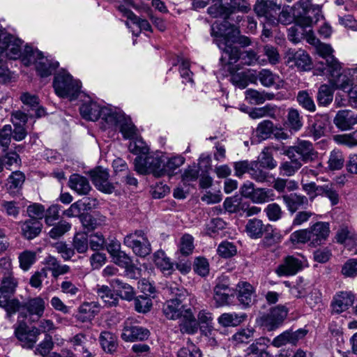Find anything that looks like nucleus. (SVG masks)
I'll return each mask as SVG.
<instances>
[{
	"label": "nucleus",
	"instance_id": "58",
	"mask_svg": "<svg viewBox=\"0 0 357 357\" xmlns=\"http://www.w3.org/2000/svg\"><path fill=\"white\" fill-rule=\"evenodd\" d=\"M264 213L271 222L278 221L282 218L284 213L281 206L277 203L268 204L264 209Z\"/></svg>",
	"mask_w": 357,
	"mask_h": 357
},
{
	"label": "nucleus",
	"instance_id": "45",
	"mask_svg": "<svg viewBox=\"0 0 357 357\" xmlns=\"http://www.w3.org/2000/svg\"><path fill=\"white\" fill-rule=\"evenodd\" d=\"M326 128V121L321 117L317 118L309 126L308 133L314 139H318L324 135Z\"/></svg>",
	"mask_w": 357,
	"mask_h": 357
},
{
	"label": "nucleus",
	"instance_id": "16",
	"mask_svg": "<svg viewBox=\"0 0 357 357\" xmlns=\"http://www.w3.org/2000/svg\"><path fill=\"white\" fill-rule=\"evenodd\" d=\"M287 63L296 66L298 70L307 71L312 69V62L310 55L303 50H289L287 54Z\"/></svg>",
	"mask_w": 357,
	"mask_h": 357
},
{
	"label": "nucleus",
	"instance_id": "20",
	"mask_svg": "<svg viewBox=\"0 0 357 357\" xmlns=\"http://www.w3.org/2000/svg\"><path fill=\"white\" fill-rule=\"evenodd\" d=\"M310 246L317 247L325 243L329 236L330 225L326 222H317L309 227Z\"/></svg>",
	"mask_w": 357,
	"mask_h": 357
},
{
	"label": "nucleus",
	"instance_id": "59",
	"mask_svg": "<svg viewBox=\"0 0 357 357\" xmlns=\"http://www.w3.org/2000/svg\"><path fill=\"white\" fill-rule=\"evenodd\" d=\"M12 138V127L5 125L0 130V148L3 152H6L10 145Z\"/></svg>",
	"mask_w": 357,
	"mask_h": 357
},
{
	"label": "nucleus",
	"instance_id": "56",
	"mask_svg": "<svg viewBox=\"0 0 357 357\" xmlns=\"http://www.w3.org/2000/svg\"><path fill=\"white\" fill-rule=\"evenodd\" d=\"M49 231L48 235L51 238L56 239L61 237L66 232H68L70 228L71 225L65 220L59 221Z\"/></svg>",
	"mask_w": 357,
	"mask_h": 357
},
{
	"label": "nucleus",
	"instance_id": "46",
	"mask_svg": "<svg viewBox=\"0 0 357 357\" xmlns=\"http://www.w3.org/2000/svg\"><path fill=\"white\" fill-rule=\"evenodd\" d=\"M20 268L27 271L31 266L36 261V252L26 250L20 253L18 256Z\"/></svg>",
	"mask_w": 357,
	"mask_h": 357
},
{
	"label": "nucleus",
	"instance_id": "17",
	"mask_svg": "<svg viewBox=\"0 0 357 357\" xmlns=\"http://www.w3.org/2000/svg\"><path fill=\"white\" fill-rule=\"evenodd\" d=\"M287 314V308L284 305H278L262 317L263 324L268 331H273L282 324Z\"/></svg>",
	"mask_w": 357,
	"mask_h": 357
},
{
	"label": "nucleus",
	"instance_id": "4",
	"mask_svg": "<svg viewBox=\"0 0 357 357\" xmlns=\"http://www.w3.org/2000/svg\"><path fill=\"white\" fill-rule=\"evenodd\" d=\"M53 86L58 96L70 99L76 98L80 89L79 82L65 71L55 75Z\"/></svg>",
	"mask_w": 357,
	"mask_h": 357
},
{
	"label": "nucleus",
	"instance_id": "49",
	"mask_svg": "<svg viewBox=\"0 0 357 357\" xmlns=\"http://www.w3.org/2000/svg\"><path fill=\"white\" fill-rule=\"evenodd\" d=\"M311 287L303 278H299L296 280V284L290 288L289 292L294 297L299 298L305 296Z\"/></svg>",
	"mask_w": 357,
	"mask_h": 357
},
{
	"label": "nucleus",
	"instance_id": "30",
	"mask_svg": "<svg viewBox=\"0 0 357 357\" xmlns=\"http://www.w3.org/2000/svg\"><path fill=\"white\" fill-rule=\"evenodd\" d=\"M99 342L102 349L108 354H114L118 349L119 342L116 335L112 332L104 331L99 336Z\"/></svg>",
	"mask_w": 357,
	"mask_h": 357
},
{
	"label": "nucleus",
	"instance_id": "15",
	"mask_svg": "<svg viewBox=\"0 0 357 357\" xmlns=\"http://www.w3.org/2000/svg\"><path fill=\"white\" fill-rule=\"evenodd\" d=\"M40 334V329L36 327H32L27 330L26 325L24 323H20L15 328V335L22 343L23 347L31 349L38 341V337Z\"/></svg>",
	"mask_w": 357,
	"mask_h": 357
},
{
	"label": "nucleus",
	"instance_id": "62",
	"mask_svg": "<svg viewBox=\"0 0 357 357\" xmlns=\"http://www.w3.org/2000/svg\"><path fill=\"white\" fill-rule=\"evenodd\" d=\"M105 243L106 240L100 232H96L89 236V245L94 251L105 249Z\"/></svg>",
	"mask_w": 357,
	"mask_h": 357
},
{
	"label": "nucleus",
	"instance_id": "22",
	"mask_svg": "<svg viewBox=\"0 0 357 357\" xmlns=\"http://www.w3.org/2000/svg\"><path fill=\"white\" fill-rule=\"evenodd\" d=\"M235 295L241 305L247 308L252 305L255 300V289L248 282H239L236 287Z\"/></svg>",
	"mask_w": 357,
	"mask_h": 357
},
{
	"label": "nucleus",
	"instance_id": "5",
	"mask_svg": "<svg viewBox=\"0 0 357 357\" xmlns=\"http://www.w3.org/2000/svg\"><path fill=\"white\" fill-rule=\"evenodd\" d=\"M45 310V300L40 296H37L29 298L24 302L20 301L17 312L19 319H26L30 323H34L43 316Z\"/></svg>",
	"mask_w": 357,
	"mask_h": 357
},
{
	"label": "nucleus",
	"instance_id": "51",
	"mask_svg": "<svg viewBox=\"0 0 357 357\" xmlns=\"http://www.w3.org/2000/svg\"><path fill=\"white\" fill-rule=\"evenodd\" d=\"M275 194L273 190L267 188H257L252 198V201L257 204H262L273 201Z\"/></svg>",
	"mask_w": 357,
	"mask_h": 357
},
{
	"label": "nucleus",
	"instance_id": "10",
	"mask_svg": "<svg viewBox=\"0 0 357 357\" xmlns=\"http://www.w3.org/2000/svg\"><path fill=\"white\" fill-rule=\"evenodd\" d=\"M79 112L82 118L86 120L96 121L101 118L107 124L108 119L113 114L114 110L106 107H101L96 102L88 100L82 103Z\"/></svg>",
	"mask_w": 357,
	"mask_h": 357
},
{
	"label": "nucleus",
	"instance_id": "19",
	"mask_svg": "<svg viewBox=\"0 0 357 357\" xmlns=\"http://www.w3.org/2000/svg\"><path fill=\"white\" fill-rule=\"evenodd\" d=\"M91 180L96 188L105 193L111 194L114 190L113 183L109 181V172L107 169L98 167L90 172Z\"/></svg>",
	"mask_w": 357,
	"mask_h": 357
},
{
	"label": "nucleus",
	"instance_id": "11",
	"mask_svg": "<svg viewBox=\"0 0 357 357\" xmlns=\"http://www.w3.org/2000/svg\"><path fill=\"white\" fill-rule=\"evenodd\" d=\"M318 54L326 60V63H320L321 66H317L315 70L319 71L317 75H325L326 70L337 73L342 68L340 62L333 55V50L330 45L319 43L317 47Z\"/></svg>",
	"mask_w": 357,
	"mask_h": 357
},
{
	"label": "nucleus",
	"instance_id": "33",
	"mask_svg": "<svg viewBox=\"0 0 357 357\" xmlns=\"http://www.w3.org/2000/svg\"><path fill=\"white\" fill-rule=\"evenodd\" d=\"M59 67V62L43 56L38 60L36 70L41 77H47L51 75Z\"/></svg>",
	"mask_w": 357,
	"mask_h": 357
},
{
	"label": "nucleus",
	"instance_id": "25",
	"mask_svg": "<svg viewBox=\"0 0 357 357\" xmlns=\"http://www.w3.org/2000/svg\"><path fill=\"white\" fill-rule=\"evenodd\" d=\"M354 296L351 292L341 291L337 294L331 303L332 313L340 314L346 311L354 303Z\"/></svg>",
	"mask_w": 357,
	"mask_h": 357
},
{
	"label": "nucleus",
	"instance_id": "9",
	"mask_svg": "<svg viewBox=\"0 0 357 357\" xmlns=\"http://www.w3.org/2000/svg\"><path fill=\"white\" fill-rule=\"evenodd\" d=\"M23 41L13 35L0 31V56L9 59L21 57Z\"/></svg>",
	"mask_w": 357,
	"mask_h": 357
},
{
	"label": "nucleus",
	"instance_id": "13",
	"mask_svg": "<svg viewBox=\"0 0 357 357\" xmlns=\"http://www.w3.org/2000/svg\"><path fill=\"white\" fill-rule=\"evenodd\" d=\"M107 125L109 127L117 126L124 139H132L137 135V128L131 120L123 114L114 111L109 118Z\"/></svg>",
	"mask_w": 357,
	"mask_h": 357
},
{
	"label": "nucleus",
	"instance_id": "36",
	"mask_svg": "<svg viewBox=\"0 0 357 357\" xmlns=\"http://www.w3.org/2000/svg\"><path fill=\"white\" fill-rule=\"evenodd\" d=\"M340 70L341 68L337 73H334V75L331 70H326L325 75L329 74L331 75L332 83L336 89L348 92L353 85L352 79L348 75L340 73Z\"/></svg>",
	"mask_w": 357,
	"mask_h": 357
},
{
	"label": "nucleus",
	"instance_id": "41",
	"mask_svg": "<svg viewBox=\"0 0 357 357\" xmlns=\"http://www.w3.org/2000/svg\"><path fill=\"white\" fill-rule=\"evenodd\" d=\"M45 265L49 271H51L52 275L57 278L61 275H64L70 271V266L66 264H61L56 258L52 256H48L45 258Z\"/></svg>",
	"mask_w": 357,
	"mask_h": 357
},
{
	"label": "nucleus",
	"instance_id": "23",
	"mask_svg": "<svg viewBox=\"0 0 357 357\" xmlns=\"http://www.w3.org/2000/svg\"><path fill=\"white\" fill-rule=\"evenodd\" d=\"M21 235L27 240H32L40 235L43 229L42 222L34 218H29L18 222Z\"/></svg>",
	"mask_w": 357,
	"mask_h": 357
},
{
	"label": "nucleus",
	"instance_id": "24",
	"mask_svg": "<svg viewBox=\"0 0 357 357\" xmlns=\"http://www.w3.org/2000/svg\"><path fill=\"white\" fill-rule=\"evenodd\" d=\"M307 331L298 329L296 331H286L275 337L272 341V345L275 347H280L287 344H296V342L305 336Z\"/></svg>",
	"mask_w": 357,
	"mask_h": 357
},
{
	"label": "nucleus",
	"instance_id": "32",
	"mask_svg": "<svg viewBox=\"0 0 357 357\" xmlns=\"http://www.w3.org/2000/svg\"><path fill=\"white\" fill-rule=\"evenodd\" d=\"M181 318L179 328L181 333L195 334L197 332L199 324L190 308L186 310Z\"/></svg>",
	"mask_w": 357,
	"mask_h": 357
},
{
	"label": "nucleus",
	"instance_id": "14",
	"mask_svg": "<svg viewBox=\"0 0 357 357\" xmlns=\"http://www.w3.org/2000/svg\"><path fill=\"white\" fill-rule=\"evenodd\" d=\"M284 154L288 158L296 157V154H298V159L305 162L313 160L317 155L312 144L305 140H301L295 146L289 147Z\"/></svg>",
	"mask_w": 357,
	"mask_h": 357
},
{
	"label": "nucleus",
	"instance_id": "47",
	"mask_svg": "<svg viewBox=\"0 0 357 357\" xmlns=\"http://www.w3.org/2000/svg\"><path fill=\"white\" fill-rule=\"evenodd\" d=\"M178 252L183 256L191 255L195 248L194 238L189 234H183L179 241Z\"/></svg>",
	"mask_w": 357,
	"mask_h": 357
},
{
	"label": "nucleus",
	"instance_id": "18",
	"mask_svg": "<svg viewBox=\"0 0 357 357\" xmlns=\"http://www.w3.org/2000/svg\"><path fill=\"white\" fill-rule=\"evenodd\" d=\"M303 268V261L298 258L289 255L285 257L275 268V273L279 276H291L296 275Z\"/></svg>",
	"mask_w": 357,
	"mask_h": 357
},
{
	"label": "nucleus",
	"instance_id": "1",
	"mask_svg": "<svg viewBox=\"0 0 357 357\" xmlns=\"http://www.w3.org/2000/svg\"><path fill=\"white\" fill-rule=\"evenodd\" d=\"M227 24L226 22L219 28V38L216 40L217 45L222 51L220 60H227L228 64H234L238 60L243 65L255 64L258 59L257 53L253 50L241 51L238 47L233 45L232 43L236 42L240 31L236 26L225 29Z\"/></svg>",
	"mask_w": 357,
	"mask_h": 357
},
{
	"label": "nucleus",
	"instance_id": "43",
	"mask_svg": "<svg viewBox=\"0 0 357 357\" xmlns=\"http://www.w3.org/2000/svg\"><path fill=\"white\" fill-rule=\"evenodd\" d=\"M43 56V52L34 50L32 47L26 45L21 55L22 62L26 66L31 64L36 65L38 60Z\"/></svg>",
	"mask_w": 357,
	"mask_h": 357
},
{
	"label": "nucleus",
	"instance_id": "40",
	"mask_svg": "<svg viewBox=\"0 0 357 357\" xmlns=\"http://www.w3.org/2000/svg\"><path fill=\"white\" fill-rule=\"evenodd\" d=\"M106 218L100 214L84 213L80 216L82 226L88 230H93L102 226L105 222Z\"/></svg>",
	"mask_w": 357,
	"mask_h": 357
},
{
	"label": "nucleus",
	"instance_id": "48",
	"mask_svg": "<svg viewBox=\"0 0 357 357\" xmlns=\"http://www.w3.org/2000/svg\"><path fill=\"white\" fill-rule=\"evenodd\" d=\"M74 251L83 254L89 249V235L86 233H77L73 240Z\"/></svg>",
	"mask_w": 357,
	"mask_h": 357
},
{
	"label": "nucleus",
	"instance_id": "3",
	"mask_svg": "<svg viewBox=\"0 0 357 357\" xmlns=\"http://www.w3.org/2000/svg\"><path fill=\"white\" fill-rule=\"evenodd\" d=\"M165 157L158 153L147 155L144 158L138 155L134 160L135 169L140 174L151 173L156 177L164 175L163 165Z\"/></svg>",
	"mask_w": 357,
	"mask_h": 357
},
{
	"label": "nucleus",
	"instance_id": "29",
	"mask_svg": "<svg viewBox=\"0 0 357 357\" xmlns=\"http://www.w3.org/2000/svg\"><path fill=\"white\" fill-rule=\"evenodd\" d=\"M272 228V225L268 224L264 225L262 220L253 218L248 220L245 226V231L248 235L254 239L259 238L263 236L264 231H268Z\"/></svg>",
	"mask_w": 357,
	"mask_h": 357
},
{
	"label": "nucleus",
	"instance_id": "63",
	"mask_svg": "<svg viewBox=\"0 0 357 357\" xmlns=\"http://www.w3.org/2000/svg\"><path fill=\"white\" fill-rule=\"evenodd\" d=\"M135 309L140 313L149 312L152 307V301L147 296H138L134 300Z\"/></svg>",
	"mask_w": 357,
	"mask_h": 357
},
{
	"label": "nucleus",
	"instance_id": "31",
	"mask_svg": "<svg viewBox=\"0 0 357 357\" xmlns=\"http://www.w3.org/2000/svg\"><path fill=\"white\" fill-rule=\"evenodd\" d=\"M25 181V175L20 171H15L7 178L6 190L12 196L16 195L21 190Z\"/></svg>",
	"mask_w": 357,
	"mask_h": 357
},
{
	"label": "nucleus",
	"instance_id": "35",
	"mask_svg": "<svg viewBox=\"0 0 357 357\" xmlns=\"http://www.w3.org/2000/svg\"><path fill=\"white\" fill-rule=\"evenodd\" d=\"M247 314L244 312H228L222 314L218 319V323L224 327H234L245 321Z\"/></svg>",
	"mask_w": 357,
	"mask_h": 357
},
{
	"label": "nucleus",
	"instance_id": "39",
	"mask_svg": "<svg viewBox=\"0 0 357 357\" xmlns=\"http://www.w3.org/2000/svg\"><path fill=\"white\" fill-rule=\"evenodd\" d=\"M96 293L98 296L102 299L107 307H115L119 303V297L115 295L112 290L106 285L98 286Z\"/></svg>",
	"mask_w": 357,
	"mask_h": 357
},
{
	"label": "nucleus",
	"instance_id": "12",
	"mask_svg": "<svg viewBox=\"0 0 357 357\" xmlns=\"http://www.w3.org/2000/svg\"><path fill=\"white\" fill-rule=\"evenodd\" d=\"M281 9V6L273 0H257L254 11L257 17H264L266 22L276 25V15Z\"/></svg>",
	"mask_w": 357,
	"mask_h": 357
},
{
	"label": "nucleus",
	"instance_id": "60",
	"mask_svg": "<svg viewBox=\"0 0 357 357\" xmlns=\"http://www.w3.org/2000/svg\"><path fill=\"white\" fill-rule=\"evenodd\" d=\"M261 347L259 342L251 344L246 349V357H273Z\"/></svg>",
	"mask_w": 357,
	"mask_h": 357
},
{
	"label": "nucleus",
	"instance_id": "57",
	"mask_svg": "<svg viewBox=\"0 0 357 357\" xmlns=\"http://www.w3.org/2000/svg\"><path fill=\"white\" fill-rule=\"evenodd\" d=\"M218 254L222 258H230L237 253L236 246L234 243L224 241L218 247Z\"/></svg>",
	"mask_w": 357,
	"mask_h": 357
},
{
	"label": "nucleus",
	"instance_id": "61",
	"mask_svg": "<svg viewBox=\"0 0 357 357\" xmlns=\"http://www.w3.org/2000/svg\"><path fill=\"white\" fill-rule=\"evenodd\" d=\"M260 167L273 169L277 166V162L273 159L271 151L265 148L261 153L257 162Z\"/></svg>",
	"mask_w": 357,
	"mask_h": 357
},
{
	"label": "nucleus",
	"instance_id": "21",
	"mask_svg": "<svg viewBox=\"0 0 357 357\" xmlns=\"http://www.w3.org/2000/svg\"><path fill=\"white\" fill-rule=\"evenodd\" d=\"M150 332L146 328L131 323H126L121 338L126 342L144 341L148 339Z\"/></svg>",
	"mask_w": 357,
	"mask_h": 357
},
{
	"label": "nucleus",
	"instance_id": "52",
	"mask_svg": "<svg viewBox=\"0 0 357 357\" xmlns=\"http://www.w3.org/2000/svg\"><path fill=\"white\" fill-rule=\"evenodd\" d=\"M303 117L300 115L299 112L294 108H291L288 111L287 125L289 128L295 132L299 130L303 126Z\"/></svg>",
	"mask_w": 357,
	"mask_h": 357
},
{
	"label": "nucleus",
	"instance_id": "54",
	"mask_svg": "<svg viewBox=\"0 0 357 357\" xmlns=\"http://www.w3.org/2000/svg\"><path fill=\"white\" fill-rule=\"evenodd\" d=\"M252 77L253 75L248 73H236L231 75V82L236 86L243 89L247 87L250 82H254V80L252 79Z\"/></svg>",
	"mask_w": 357,
	"mask_h": 357
},
{
	"label": "nucleus",
	"instance_id": "28",
	"mask_svg": "<svg viewBox=\"0 0 357 357\" xmlns=\"http://www.w3.org/2000/svg\"><path fill=\"white\" fill-rule=\"evenodd\" d=\"M334 123L342 130H349L357 124V115L349 110L339 111L334 119Z\"/></svg>",
	"mask_w": 357,
	"mask_h": 357
},
{
	"label": "nucleus",
	"instance_id": "53",
	"mask_svg": "<svg viewBox=\"0 0 357 357\" xmlns=\"http://www.w3.org/2000/svg\"><path fill=\"white\" fill-rule=\"evenodd\" d=\"M0 206L1 211L9 217L17 218L20 215V208L15 201L1 200Z\"/></svg>",
	"mask_w": 357,
	"mask_h": 357
},
{
	"label": "nucleus",
	"instance_id": "27",
	"mask_svg": "<svg viewBox=\"0 0 357 357\" xmlns=\"http://www.w3.org/2000/svg\"><path fill=\"white\" fill-rule=\"evenodd\" d=\"M19 306V299L0 288V307L6 311L7 319H10L17 313Z\"/></svg>",
	"mask_w": 357,
	"mask_h": 357
},
{
	"label": "nucleus",
	"instance_id": "2",
	"mask_svg": "<svg viewBox=\"0 0 357 357\" xmlns=\"http://www.w3.org/2000/svg\"><path fill=\"white\" fill-rule=\"evenodd\" d=\"M172 294L175 295V298H172L162 305L163 314L169 319L176 320L182 317L185 312L187 307L186 301L188 300L190 305L192 301H195L194 296L188 295V292L183 289H174L171 287Z\"/></svg>",
	"mask_w": 357,
	"mask_h": 357
},
{
	"label": "nucleus",
	"instance_id": "42",
	"mask_svg": "<svg viewBox=\"0 0 357 357\" xmlns=\"http://www.w3.org/2000/svg\"><path fill=\"white\" fill-rule=\"evenodd\" d=\"M288 160L282 161L280 165V174L284 176H291L301 167V161L296 157L288 158Z\"/></svg>",
	"mask_w": 357,
	"mask_h": 357
},
{
	"label": "nucleus",
	"instance_id": "34",
	"mask_svg": "<svg viewBox=\"0 0 357 357\" xmlns=\"http://www.w3.org/2000/svg\"><path fill=\"white\" fill-rule=\"evenodd\" d=\"M69 186L77 194L81 195H87L91 189L88 179L84 176L76 174L70 176Z\"/></svg>",
	"mask_w": 357,
	"mask_h": 357
},
{
	"label": "nucleus",
	"instance_id": "44",
	"mask_svg": "<svg viewBox=\"0 0 357 357\" xmlns=\"http://www.w3.org/2000/svg\"><path fill=\"white\" fill-rule=\"evenodd\" d=\"M296 100L299 105L305 109L313 112L316 110V105L311 93L307 90H302L298 92Z\"/></svg>",
	"mask_w": 357,
	"mask_h": 357
},
{
	"label": "nucleus",
	"instance_id": "38",
	"mask_svg": "<svg viewBox=\"0 0 357 357\" xmlns=\"http://www.w3.org/2000/svg\"><path fill=\"white\" fill-rule=\"evenodd\" d=\"M153 261L155 266L163 273L170 275L174 270V264L163 250H158L153 255Z\"/></svg>",
	"mask_w": 357,
	"mask_h": 357
},
{
	"label": "nucleus",
	"instance_id": "6",
	"mask_svg": "<svg viewBox=\"0 0 357 357\" xmlns=\"http://www.w3.org/2000/svg\"><path fill=\"white\" fill-rule=\"evenodd\" d=\"M234 297L235 290L230 287L229 278L226 275L218 278L213 288V300L216 307L232 305Z\"/></svg>",
	"mask_w": 357,
	"mask_h": 357
},
{
	"label": "nucleus",
	"instance_id": "7",
	"mask_svg": "<svg viewBox=\"0 0 357 357\" xmlns=\"http://www.w3.org/2000/svg\"><path fill=\"white\" fill-rule=\"evenodd\" d=\"M123 244L131 248L133 252L140 257H145L151 252V243L143 230H135L127 234L124 237Z\"/></svg>",
	"mask_w": 357,
	"mask_h": 357
},
{
	"label": "nucleus",
	"instance_id": "8",
	"mask_svg": "<svg viewBox=\"0 0 357 357\" xmlns=\"http://www.w3.org/2000/svg\"><path fill=\"white\" fill-rule=\"evenodd\" d=\"M296 5L303 10L296 17L298 26L310 27L319 21L321 17V8L319 5H312L311 0H299Z\"/></svg>",
	"mask_w": 357,
	"mask_h": 357
},
{
	"label": "nucleus",
	"instance_id": "37",
	"mask_svg": "<svg viewBox=\"0 0 357 357\" xmlns=\"http://www.w3.org/2000/svg\"><path fill=\"white\" fill-rule=\"evenodd\" d=\"M111 286L116 289L118 296L122 299L132 301L135 296L133 288L128 284L125 283L119 279H113L110 281Z\"/></svg>",
	"mask_w": 357,
	"mask_h": 357
},
{
	"label": "nucleus",
	"instance_id": "64",
	"mask_svg": "<svg viewBox=\"0 0 357 357\" xmlns=\"http://www.w3.org/2000/svg\"><path fill=\"white\" fill-rule=\"evenodd\" d=\"M177 357H202L200 349L190 340L187 347L181 348L177 352Z\"/></svg>",
	"mask_w": 357,
	"mask_h": 357
},
{
	"label": "nucleus",
	"instance_id": "50",
	"mask_svg": "<svg viewBox=\"0 0 357 357\" xmlns=\"http://www.w3.org/2000/svg\"><path fill=\"white\" fill-rule=\"evenodd\" d=\"M317 98L319 105L326 106L333 100V90L328 85L322 84L319 88Z\"/></svg>",
	"mask_w": 357,
	"mask_h": 357
},
{
	"label": "nucleus",
	"instance_id": "55",
	"mask_svg": "<svg viewBox=\"0 0 357 357\" xmlns=\"http://www.w3.org/2000/svg\"><path fill=\"white\" fill-rule=\"evenodd\" d=\"M344 163V158L340 150L335 149L330 153L328 164L331 170L340 169Z\"/></svg>",
	"mask_w": 357,
	"mask_h": 357
},
{
	"label": "nucleus",
	"instance_id": "26",
	"mask_svg": "<svg viewBox=\"0 0 357 357\" xmlns=\"http://www.w3.org/2000/svg\"><path fill=\"white\" fill-rule=\"evenodd\" d=\"M284 204L288 211L293 214L301 208H305L308 206V198L298 193H290L282 197Z\"/></svg>",
	"mask_w": 357,
	"mask_h": 357
}]
</instances>
